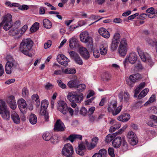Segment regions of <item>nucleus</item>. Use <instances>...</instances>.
<instances>
[{
    "mask_svg": "<svg viewBox=\"0 0 157 157\" xmlns=\"http://www.w3.org/2000/svg\"><path fill=\"white\" fill-rule=\"evenodd\" d=\"M65 127L63 123L60 120H57L54 125L55 131H63L65 129Z\"/></svg>",
    "mask_w": 157,
    "mask_h": 157,
    "instance_id": "18",
    "label": "nucleus"
},
{
    "mask_svg": "<svg viewBox=\"0 0 157 157\" xmlns=\"http://www.w3.org/2000/svg\"><path fill=\"white\" fill-rule=\"evenodd\" d=\"M75 151L76 153L80 155H84L83 150L79 149L78 148H76L75 149Z\"/></svg>",
    "mask_w": 157,
    "mask_h": 157,
    "instance_id": "58",
    "label": "nucleus"
},
{
    "mask_svg": "<svg viewBox=\"0 0 157 157\" xmlns=\"http://www.w3.org/2000/svg\"><path fill=\"white\" fill-rule=\"evenodd\" d=\"M7 61L5 66V70L7 74H10L16 69L18 64L17 62L10 56L6 57Z\"/></svg>",
    "mask_w": 157,
    "mask_h": 157,
    "instance_id": "3",
    "label": "nucleus"
},
{
    "mask_svg": "<svg viewBox=\"0 0 157 157\" xmlns=\"http://www.w3.org/2000/svg\"><path fill=\"white\" fill-rule=\"evenodd\" d=\"M52 42L50 40H48L44 45V47L45 49L49 48L52 45Z\"/></svg>",
    "mask_w": 157,
    "mask_h": 157,
    "instance_id": "56",
    "label": "nucleus"
},
{
    "mask_svg": "<svg viewBox=\"0 0 157 157\" xmlns=\"http://www.w3.org/2000/svg\"><path fill=\"white\" fill-rule=\"evenodd\" d=\"M78 90L80 91H82L86 88V86L84 84H78Z\"/></svg>",
    "mask_w": 157,
    "mask_h": 157,
    "instance_id": "49",
    "label": "nucleus"
},
{
    "mask_svg": "<svg viewBox=\"0 0 157 157\" xmlns=\"http://www.w3.org/2000/svg\"><path fill=\"white\" fill-rule=\"evenodd\" d=\"M7 102L10 108L13 109H15L17 107V104L14 97L12 95L9 96L7 100Z\"/></svg>",
    "mask_w": 157,
    "mask_h": 157,
    "instance_id": "19",
    "label": "nucleus"
},
{
    "mask_svg": "<svg viewBox=\"0 0 157 157\" xmlns=\"http://www.w3.org/2000/svg\"><path fill=\"white\" fill-rule=\"evenodd\" d=\"M76 102H77V103H80L83 100V95L82 93L76 95Z\"/></svg>",
    "mask_w": 157,
    "mask_h": 157,
    "instance_id": "42",
    "label": "nucleus"
},
{
    "mask_svg": "<svg viewBox=\"0 0 157 157\" xmlns=\"http://www.w3.org/2000/svg\"><path fill=\"white\" fill-rule=\"evenodd\" d=\"M94 56L96 58H98L100 56V53L98 50H94L93 52Z\"/></svg>",
    "mask_w": 157,
    "mask_h": 157,
    "instance_id": "63",
    "label": "nucleus"
},
{
    "mask_svg": "<svg viewBox=\"0 0 157 157\" xmlns=\"http://www.w3.org/2000/svg\"><path fill=\"white\" fill-rule=\"evenodd\" d=\"M108 45L107 43H105L100 45V54L101 55H105L107 52Z\"/></svg>",
    "mask_w": 157,
    "mask_h": 157,
    "instance_id": "25",
    "label": "nucleus"
},
{
    "mask_svg": "<svg viewBox=\"0 0 157 157\" xmlns=\"http://www.w3.org/2000/svg\"><path fill=\"white\" fill-rule=\"evenodd\" d=\"M127 46L126 40L125 38L121 39L118 48V52L121 56H125L126 54L127 51Z\"/></svg>",
    "mask_w": 157,
    "mask_h": 157,
    "instance_id": "8",
    "label": "nucleus"
},
{
    "mask_svg": "<svg viewBox=\"0 0 157 157\" xmlns=\"http://www.w3.org/2000/svg\"><path fill=\"white\" fill-rule=\"evenodd\" d=\"M127 136L130 144L132 145H135L138 143L137 136L134 132L132 131L129 132Z\"/></svg>",
    "mask_w": 157,
    "mask_h": 157,
    "instance_id": "10",
    "label": "nucleus"
},
{
    "mask_svg": "<svg viewBox=\"0 0 157 157\" xmlns=\"http://www.w3.org/2000/svg\"><path fill=\"white\" fill-rule=\"evenodd\" d=\"M117 101L113 100L109 103L108 110L109 112H112L113 116H116L120 113L122 108L121 106H119L117 108Z\"/></svg>",
    "mask_w": 157,
    "mask_h": 157,
    "instance_id": "6",
    "label": "nucleus"
},
{
    "mask_svg": "<svg viewBox=\"0 0 157 157\" xmlns=\"http://www.w3.org/2000/svg\"><path fill=\"white\" fill-rule=\"evenodd\" d=\"M86 145H87L88 149L89 150H91L94 148L96 146V145L93 143L89 144L88 143L86 142Z\"/></svg>",
    "mask_w": 157,
    "mask_h": 157,
    "instance_id": "55",
    "label": "nucleus"
},
{
    "mask_svg": "<svg viewBox=\"0 0 157 157\" xmlns=\"http://www.w3.org/2000/svg\"><path fill=\"white\" fill-rule=\"evenodd\" d=\"M98 32L99 34L105 38L108 39L110 37L109 32L104 28H100L98 30Z\"/></svg>",
    "mask_w": 157,
    "mask_h": 157,
    "instance_id": "20",
    "label": "nucleus"
},
{
    "mask_svg": "<svg viewBox=\"0 0 157 157\" xmlns=\"http://www.w3.org/2000/svg\"><path fill=\"white\" fill-rule=\"evenodd\" d=\"M62 72L66 74H75L76 72V70L74 68H67L64 70H62Z\"/></svg>",
    "mask_w": 157,
    "mask_h": 157,
    "instance_id": "33",
    "label": "nucleus"
},
{
    "mask_svg": "<svg viewBox=\"0 0 157 157\" xmlns=\"http://www.w3.org/2000/svg\"><path fill=\"white\" fill-rule=\"evenodd\" d=\"M121 102H127L128 101L130 98L129 93L127 91H124V93H120L118 96Z\"/></svg>",
    "mask_w": 157,
    "mask_h": 157,
    "instance_id": "14",
    "label": "nucleus"
},
{
    "mask_svg": "<svg viewBox=\"0 0 157 157\" xmlns=\"http://www.w3.org/2000/svg\"><path fill=\"white\" fill-rule=\"evenodd\" d=\"M130 78L132 80V82H136L139 79L141 78V75L139 73L131 75L129 76Z\"/></svg>",
    "mask_w": 157,
    "mask_h": 157,
    "instance_id": "30",
    "label": "nucleus"
},
{
    "mask_svg": "<svg viewBox=\"0 0 157 157\" xmlns=\"http://www.w3.org/2000/svg\"><path fill=\"white\" fill-rule=\"evenodd\" d=\"M20 24V21L18 20L16 21L14 25H13L12 16L10 14L8 13L2 17V21L0 23V28L3 27V29L6 31L9 30L12 27L18 29Z\"/></svg>",
    "mask_w": 157,
    "mask_h": 157,
    "instance_id": "1",
    "label": "nucleus"
},
{
    "mask_svg": "<svg viewBox=\"0 0 157 157\" xmlns=\"http://www.w3.org/2000/svg\"><path fill=\"white\" fill-rule=\"evenodd\" d=\"M12 28L10 29L9 31V34L10 35L14 36L15 35H18V37L15 39H18L21 37H20V31L19 29L17 28H16L12 27Z\"/></svg>",
    "mask_w": 157,
    "mask_h": 157,
    "instance_id": "22",
    "label": "nucleus"
},
{
    "mask_svg": "<svg viewBox=\"0 0 157 157\" xmlns=\"http://www.w3.org/2000/svg\"><path fill=\"white\" fill-rule=\"evenodd\" d=\"M80 40L85 43H87L88 48H90L91 50H93V40L92 38L89 36L88 33L84 31L81 33L80 35Z\"/></svg>",
    "mask_w": 157,
    "mask_h": 157,
    "instance_id": "5",
    "label": "nucleus"
},
{
    "mask_svg": "<svg viewBox=\"0 0 157 157\" xmlns=\"http://www.w3.org/2000/svg\"><path fill=\"white\" fill-rule=\"evenodd\" d=\"M28 28L27 25H25L20 29H19L20 31V37H21L22 35L25 33Z\"/></svg>",
    "mask_w": 157,
    "mask_h": 157,
    "instance_id": "44",
    "label": "nucleus"
},
{
    "mask_svg": "<svg viewBox=\"0 0 157 157\" xmlns=\"http://www.w3.org/2000/svg\"><path fill=\"white\" fill-rule=\"evenodd\" d=\"M57 82L58 86L62 89H65L66 88V85L63 83L61 80H58Z\"/></svg>",
    "mask_w": 157,
    "mask_h": 157,
    "instance_id": "51",
    "label": "nucleus"
},
{
    "mask_svg": "<svg viewBox=\"0 0 157 157\" xmlns=\"http://www.w3.org/2000/svg\"><path fill=\"white\" fill-rule=\"evenodd\" d=\"M37 117L33 114H31L29 116V120L30 123L32 124H35L37 122Z\"/></svg>",
    "mask_w": 157,
    "mask_h": 157,
    "instance_id": "32",
    "label": "nucleus"
},
{
    "mask_svg": "<svg viewBox=\"0 0 157 157\" xmlns=\"http://www.w3.org/2000/svg\"><path fill=\"white\" fill-rule=\"evenodd\" d=\"M32 98L33 100L35 101L37 103H39V98L38 95L37 94H35L32 95Z\"/></svg>",
    "mask_w": 157,
    "mask_h": 157,
    "instance_id": "50",
    "label": "nucleus"
},
{
    "mask_svg": "<svg viewBox=\"0 0 157 157\" xmlns=\"http://www.w3.org/2000/svg\"><path fill=\"white\" fill-rule=\"evenodd\" d=\"M43 138L44 140L46 141H48L50 140L52 143H54V141H52L53 140V138H52V136L50 133L48 132H45L43 135Z\"/></svg>",
    "mask_w": 157,
    "mask_h": 157,
    "instance_id": "29",
    "label": "nucleus"
},
{
    "mask_svg": "<svg viewBox=\"0 0 157 157\" xmlns=\"http://www.w3.org/2000/svg\"><path fill=\"white\" fill-rule=\"evenodd\" d=\"M146 41L148 44L151 46H154L157 43V40H153L149 38H147L146 39Z\"/></svg>",
    "mask_w": 157,
    "mask_h": 157,
    "instance_id": "39",
    "label": "nucleus"
},
{
    "mask_svg": "<svg viewBox=\"0 0 157 157\" xmlns=\"http://www.w3.org/2000/svg\"><path fill=\"white\" fill-rule=\"evenodd\" d=\"M87 113V109L84 107L82 108L80 110V114L83 116H85Z\"/></svg>",
    "mask_w": 157,
    "mask_h": 157,
    "instance_id": "52",
    "label": "nucleus"
},
{
    "mask_svg": "<svg viewBox=\"0 0 157 157\" xmlns=\"http://www.w3.org/2000/svg\"><path fill=\"white\" fill-rule=\"evenodd\" d=\"M43 25L45 28L49 29L52 27L51 22L48 19H44L43 21Z\"/></svg>",
    "mask_w": 157,
    "mask_h": 157,
    "instance_id": "34",
    "label": "nucleus"
},
{
    "mask_svg": "<svg viewBox=\"0 0 157 157\" xmlns=\"http://www.w3.org/2000/svg\"><path fill=\"white\" fill-rule=\"evenodd\" d=\"M149 91V90L148 89L146 88L144 89L139 95L138 98L141 99L144 97L146 95Z\"/></svg>",
    "mask_w": 157,
    "mask_h": 157,
    "instance_id": "37",
    "label": "nucleus"
},
{
    "mask_svg": "<svg viewBox=\"0 0 157 157\" xmlns=\"http://www.w3.org/2000/svg\"><path fill=\"white\" fill-rule=\"evenodd\" d=\"M118 44L119 43L117 42L112 40L110 47L112 51L116 50L117 48Z\"/></svg>",
    "mask_w": 157,
    "mask_h": 157,
    "instance_id": "38",
    "label": "nucleus"
},
{
    "mask_svg": "<svg viewBox=\"0 0 157 157\" xmlns=\"http://www.w3.org/2000/svg\"><path fill=\"white\" fill-rule=\"evenodd\" d=\"M126 82L127 84L131 87H132L133 84L135 83V82H132V80L130 78H129L128 79H127Z\"/></svg>",
    "mask_w": 157,
    "mask_h": 157,
    "instance_id": "60",
    "label": "nucleus"
},
{
    "mask_svg": "<svg viewBox=\"0 0 157 157\" xmlns=\"http://www.w3.org/2000/svg\"><path fill=\"white\" fill-rule=\"evenodd\" d=\"M122 148L124 151H125L128 149V146L127 142L125 141L124 138H122Z\"/></svg>",
    "mask_w": 157,
    "mask_h": 157,
    "instance_id": "40",
    "label": "nucleus"
},
{
    "mask_svg": "<svg viewBox=\"0 0 157 157\" xmlns=\"http://www.w3.org/2000/svg\"><path fill=\"white\" fill-rule=\"evenodd\" d=\"M121 127V124H115L113 126H112L110 127V129H109V132H112L115 131L116 129L119 128Z\"/></svg>",
    "mask_w": 157,
    "mask_h": 157,
    "instance_id": "45",
    "label": "nucleus"
},
{
    "mask_svg": "<svg viewBox=\"0 0 157 157\" xmlns=\"http://www.w3.org/2000/svg\"><path fill=\"white\" fill-rule=\"evenodd\" d=\"M82 138V136L81 135L74 134L69 136L66 140H70L71 142H73L74 140L75 139L81 140Z\"/></svg>",
    "mask_w": 157,
    "mask_h": 157,
    "instance_id": "27",
    "label": "nucleus"
},
{
    "mask_svg": "<svg viewBox=\"0 0 157 157\" xmlns=\"http://www.w3.org/2000/svg\"><path fill=\"white\" fill-rule=\"evenodd\" d=\"M135 70L136 71H138L140 70H142L143 69V67L141 62H138L136 65L135 66Z\"/></svg>",
    "mask_w": 157,
    "mask_h": 157,
    "instance_id": "47",
    "label": "nucleus"
},
{
    "mask_svg": "<svg viewBox=\"0 0 157 157\" xmlns=\"http://www.w3.org/2000/svg\"><path fill=\"white\" fill-rule=\"evenodd\" d=\"M111 76L108 73H105L104 76V79L106 81H108L110 79Z\"/></svg>",
    "mask_w": 157,
    "mask_h": 157,
    "instance_id": "62",
    "label": "nucleus"
},
{
    "mask_svg": "<svg viewBox=\"0 0 157 157\" xmlns=\"http://www.w3.org/2000/svg\"><path fill=\"white\" fill-rule=\"evenodd\" d=\"M121 40V35L119 33L117 32L114 34L112 40L119 43Z\"/></svg>",
    "mask_w": 157,
    "mask_h": 157,
    "instance_id": "36",
    "label": "nucleus"
},
{
    "mask_svg": "<svg viewBox=\"0 0 157 157\" xmlns=\"http://www.w3.org/2000/svg\"><path fill=\"white\" fill-rule=\"evenodd\" d=\"M18 106L21 112L23 113H25V110L27 109V104L25 100L21 98L17 101Z\"/></svg>",
    "mask_w": 157,
    "mask_h": 157,
    "instance_id": "15",
    "label": "nucleus"
},
{
    "mask_svg": "<svg viewBox=\"0 0 157 157\" xmlns=\"http://www.w3.org/2000/svg\"><path fill=\"white\" fill-rule=\"evenodd\" d=\"M58 109L64 114L67 112V104L63 101H60L58 102Z\"/></svg>",
    "mask_w": 157,
    "mask_h": 157,
    "instance_id": "12",
    "label": "nucleus"
},
{
    "mask_svg": "<svg viewBox=\"0 0 157 157\" xmlns=\"http://www.w3.org/2000/svg\"><path fill=\"white\" fill-rule=\"evenodd\" d=\"M130 118V115L128 113H123L117 117L119 121L122 122H126Z\"/></svg>",
    "mask_w": 157,
    "mask_h": 157,
    "instance_id": "24",
    "label": "nucleus"
},
{
    "mask_svg": "<svg viewBox=\"0 0 157 157\" xmlns=\"http://www.w3.org/2000/svg\"><path fill=\"white\" fill-rule=\"evenodd\" d=\"M48 102L47 100H43L41 102V108L44 109H46L48 105Z\"/></svg>",
    "mask_w": 157,
    "mask_h": 157,
    "instance_id": "43",
    "label": "nucleus"
},
{
    "mask_svg": "<svg viewBox=\"0 0 157 157\" xmlns=\"http://www.w3.org/2000/svg\"><path fill=\"white\" fill-rule=\"evenodd\" d=\"M99 154L101 155L102 157L104 156L107 153L106 150L105 149H100L98 152Z\"/></svg>",
    "mask_w": 157,
    "mask_h": 157,
    "instance_id": "54",
    "label": "nucleus"
},
{
    "mask_svg": "<svg viewBox=\"0 0 157 157\" xmlns=\"http://www.w3.org/2000/svg\"><path fill=\"white\" fill-rule=\"evenodd\" d=\"M11 117L13 122L16 124H18L20 122V118L18 115L15 112H13L11 115Z\"/></svg>",
    "mask_w": 157,
    "mask_h": 157,
    "instance_id": "28",
    "label": "nucleus"
},
{
    "mask_svg": "<svg viewBox=\"0 0 157 157\" xmlns=\"http://www.w3.org/2000/svg\"><path fill=\"white\" fill-rule=\"evenodd\" d=\"M69 44V47L71 49L77 48L79 47L78 41L74 37H72L70 39Z\"/></svg>",
    "mask_w": 157,
    "mask_h": 157,
    "instance_id": "16",
    "label": "nucleus"
},
{
    "mask_svg": "<svg viewBox=\"0 0 157 157\" xmlns=\"http://www.w3.org/2000/svg\"><path fill=\"white\" fill-rule=\"evenodd\" d=\"M29 94L28 90L27 88H24L22 90V94L24 97H26L28 96Z\"/></svg>",
    "mask_w": 157,
    "mask_h": 157,
    "instance_id": "53",
    "label": "nucleus"
},
{
    "mask_svg": "<svg viewBox=\"0 0 157 157\" xmlns=\"http://www.w3.org/2000/svg\"><path fill=\"white\" fill-rule=\"evenodd\" d=\"M137 56L134 52H132L127 56L126 58V60H128L129 62L132 64H134L137 59Z\"/></svg>",
    "mask_w": 157,
    "mask_h": 157,
    "instance_id": "17",
    "label": "nucleus"
},
{
    "mask_svg": "<svg viewBox=\"0 0 157 157\" xmlns=\"http://www.w3.org/2000/svg\"><path fill=\"white\" fill-rule=\"evenodd\" d=\"M73 153V147L70 144H65L63 147L62 151V154L65 156L72 155Z\"/></svg>",
    "mask_w": 157,
    "mask_h": 157,
    "instance_id": "9",
    "label": "nucleus"
},
{
    "mask_svg": "<svg viewBox=\"0 0 157 157\" xmlns=\"http://www.w3.org/2000/svg\"><path fill=\"white\" fill-rule=\"evenodd\" d=\"M33 44V42L30 38L23 39L20 44V52L25 55L32 57V54L30 52L32 49Z\"/></svg>",
    "mask_w": 157,
    "mask_h": 157,
    "instance_id": "2",
    "label": "nucleus"
},
{
    "mask_svg": "<svg viewBox=\"0 0 157 157\" xmlns=\"http://www.w3.org/2000/svg\"><path fill=\"white\" fill-rule=\"evenodd\" d=\"M121 132H116L115 133L108 134L106 137L105 141L107 143L110 142L113 139H114V138L118 134H121Z\"/></svg>",
    "mask_w": 157,
    "mask_h": 157,
    "instance_id": "26",
    "label": "nucleus"
},
{
    "mask_svg": "<svg viewBox=\"0 0 157 157\" xmlns=\"http://www.w3.org/2000/svg\"><path fill=\"white\" fill-rule=\"evenodd\" d=\"M57 61L61 65L66 67L68 65V63L70 62V60L68 59H66V60L58 59V61Z\"/></svg>",
    "mask_w": 157,
    "mask_h": 157,
    "instance_id": "41",
    "label": "nucleus"
},
{
    "mask_svg": "<svg viewBox=\"0 0 157 157\" xmlns=\"http://www.w3.org/2000/svg\"><path fill=\"white\" fill-rule=\"evenodd\" d=\"M108 152L109 155L111 157H115V155L114 153V149L113 147H109L108 149Z\"/></svg>",
    "mask_w": 157,
    "mask_h": 157,
    "instance_id": "48",
    "label": "nucleus"
},
{
    "mask_svg": "<svg viewBox=\"0 0 157 157\" xmlns=\"http://www.w3.org/2000/svg\"><path fill=\"white\" fill-rule=\"evenodd\" d=\"M67 98L70 101H75L76 102V94L72 92L69 93L67 96Z\"/></svg>",
    "mask_w": 157,
    "mask_h": 157,
    "instance_id": "31",
    "label": "nucleus"
},
{
    "mask_svg": "<svg viewBox=\"0 0 157 157\" xmlns=\"http://www.w3.org/2000/svg\"><path fill=\"white\" fill-rule=\"evenodd\" d=\"M0 114L3 120L6 121L10 120V113L9 109L2 100H0Z\"/></svg>",
    "mask_w": 157,
    "mask_h": 157,
    "instance_id": "4",
    "label": "nucleus"
},
{
    "mask_svg": "<svg viewBox=\"0 0 157 157\" xmlns=\"http://www.w3.org/2000/svg\"><path fill=\"white\" fill-rule=\"evenodd\" d=\"M18 9L22 10H27L29 9V6L27 5H23L22 6H20L19 7Z\"/></svg>",
    "mask_w": 157,
    "mask_h": 157,
    "instance_id": "59",
    "label": "nucleus"
},
{
    "mask_svg": "<svg viewBox=\"0 0 157 157\" xmlns=\"http://www.w3.org/2000/svg\"><path fill=\"white\" fill-rule=\"evenodd\" d=\"M80 83L79 80L77 79L72 80L70 81L67 83V86L71 88H77L78 86Z\"/></svg>",
    "mask_w": 157,
    "mask_h": 157,
    "instance_id": "23",
    "label": "nucleus"
},
{
    "mask_svg": "<svg viewBox=\"0 0 157 157\" xmlns=\"http://www.w3.org/2000/svg\"><path fill=\"white\" fill-rule=\"evenodd\" d=\"M66 59H67L65 56L63 54H59L57 57V59L58 61V59L60 60H66Z\"/></svg>",
    "mask_w": 157,
    "mask_h": 157,
    "instance_id": "57",
    "label": "nucleus"
},
{
    "mask_svg": "<svg viewBox=\"0 0 157 157\" xmlns=\"http://www.w3.org/2000/svg\"><path fill=\"white\" fill-rule=\"evenodd\" d=\"M79 52L81 56L85 59H88L90 55L87 49L83 47H81L79 48Z\"/></svg>",
    "mask_w": 157,
    "mask_h": 157,
    "instance_id": "13",
    "label": "nucleus"
},
{
    "mask_svg": "<svg viewBox=\"0 0 157 157\" xmlns=\"http://www.w3.org/2000/svg\"><path fill=\"white\" fill-rule=\"evenodd\" d=\"M69 54L71 57L74 60L76 63L79 65L83 64L82 59L77 53L73 51H71L69 52Z\"/></svg>",
    "mask_w": 157,
    "mask_h": 157,
    "instance_id": "11",
    "label": "nucleus"
},
{
    "mask_svg": "<svg viewBox=\"0 0 157 157\" xmlns=\"http://www.w3.org/2000/svg\"><path fill=\"white\" fill-rule=\"evenodd\" d=\"M39 28V23L37 22H35L30 29V31L32 32H36Z\"/></svg>",
    "mask_w": 157,
    "mask_h": 157,
    "instance_id": "35",
    "label": "nucleus"
},
{
    "mask_svg": "<svg viewBox=\"0 0 157 157\" xmlns=\"http://www.w3.org/2000/svg\"><path fill=\"white\" fill-rule=\"evenodd\" d=\"M141 90L142 89L140 88L138 86L136 88L135 90V93L134 95V97H137V95L139 93Z\"/></svg>",
    "mask_w": 157,
    "mask_h": 157,
    "instance_id": "64",
    "label": "nucleus"
},
{
    "mask_svg": "<svg viewBox=\"0 0 157 157\" xmlns=\"http://www.w3.org/2000/svg\"><path fill=\"white\" fill-rule=\"evenodd\" d=\"M157 13V11H155L154 12H152L151 13H150L148 15V17L150 18H153L155 17L156 16L155 15V14Z\"/></svg>",
    "mask_w": 157,
    "mask_h": 157,
    "instance_id": "61",
    "label": "nucleus"
},
{
    "mask_svg": "<svg viewBox=\"0 0 157 157\" xmlns=\"http://www.w3.org/2000/svg\"><path fill=\"white\" fill-rule=\"evenodd\" d=\"M155 100V97L154 95H152L148 101L146 102L144 104L145 106H147L150 103H152Z\"/></svg>",
    "mask_w": 157,
    "mask_h": 157,
    "instance_id": "46",
    "label": "nucleus"
},
{
    "mask_svg": "<svg viewBox=\"0 0 157 157\" xmlns=\"http://www.w3.org/2000/svg\"><path fill=\"white\" fill-rule=\"evenodd\" d=\"M137 50L141 59L143 62H146L151 66L154 64V62L150 57H148V55L146 52H144L139 47L137 48Z\"/></svg>",
    "mask_w": 157,
    "mask_h": 157,
    "instance_id": "7",
    "label": "nucleus"
},
{
    "mask_svg": "<svg viewBox=\"0 0 157 157\" xmlns=\"http://www.w3.org/2000/svg\"><path fill=\"white\" fill-rule=\"evenodd\" d=\"M122 139L119 136L115 138L112 142V144L113 147L115 148H119L121 145Z\"/></svg>",
    "mask_w": 157,
    "mask_h": 157,
    "instance_id": "21",
    "label": "nucleus"
}]
</instances>
